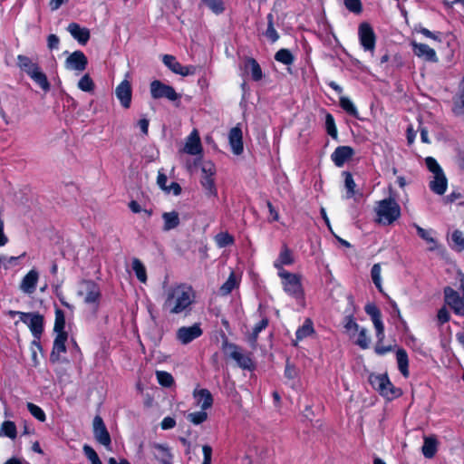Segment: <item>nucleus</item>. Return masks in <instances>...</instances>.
Instances as JSON below:
<instances>
[{
  "label": "nucleus",
  "instance_id": "nucleus-1",
  "mask_svg": "<svg viewBox=\"0 0 464 464\" xmlns=\"http://www.w3.org/2000/svg\"><path fill=\"white\" fill-rule=\"evenodd\" d=\"M195 294L191 286L178 285L169 287L165 292L163 310L170 314H188L194 302Z\"/></svg>",
  "mask_w": 464,
  "mask_h": 464
},
{
  "label": "nucleus",
  "instance_id": "nucleus-2",
  "mask_svg": "<svg viewBox=\"0 0 464 464\" xmlns=\"http://www.w3.org/2000/svg\"><path fill=\"white\" fill-rule=\"evenodd\" d=\"M377 222L382 225H391L401 216V208L393 198H385L378 202L375 208Z\"/></svg>",
  "mask_w": 464,
  "mask_h": 464
},
{
  "label": "nucleus",
  "instance_id": "nucleus-3",
  "mask_svg": "<svg viewBox=\"0 0 464 464\" xmlns=\"http://www.w3.org/2000/svg\"><path fill=\"white\" fill-rule=\"evenodd\" d=\"M460 289L462 296L451 287H446L444 289V298L445 303L457 315L464 316V276L460 279Z\"/></svg>",
  "mask_w": 464,
  "mask_h": 464
},
{
  "label": "nucleus",
  "instance_id": "nucleus-4",
  "mask_svg": "<svg viewBox=\"0 0 464 464\" xmlns=\"http://www.w3.org/2000/svg\"><path fill=\"white\" fill-rule=\"evenodd\" d=\"M11 316L19 315L20 320L26 324L35 338H40L44 330V317L37 313L10 311Z\"/></svg>",
  "mask_w": 464,
  "mask_h": 464
},
{
  "label": "nucleus",
  "instance_id": "nucleus-5",
  "mask_svg": "<svg viewBox=\"0 0 464 464\" xmlns=\"http://www.w3.org/2000/svg\"><path fill=\"white\" fill-rule=\"evenodd\" d=\"M223 351L227 357L236 361L238 367L245 370H251L253 368V362L249 355L244 353L237 345L224 342Z\"/></svg>",
  "mask_w": 464,
  "mask_h": 464
},
{
  "label": "nucleus",
  "instance_id": "nucleus-6",
  "mask_svg": "<svg viewBox=\"0 0 464 464\" xmlns=\"http://www.w3.org/2000/svg\"><path fill=\"white\" fill-rule=\"evenodd\" d=\"M369 382L373 389L388 399H392L397 395L396 391H394L392 382L386 375L371 374Z\"/></svg>",
  "mask_w": 464,
  "mask_h": 464
},
{
  "label": "nucleus",
  "instance_id": "nucleus-7",
  "mask_svg": "<svg viewBox=\"0 0 464 464\" xmlns=\"http://www.w3.org/2000/svg\"><path fill=\"white\" fill-rule=\"evenodd\" d=\"M290 264V253L287 246L285 244L278 257L274 262V266L277 270V275L282 279V284L285 292H288L290 284L289 274L284 269V266Z\"/></svg>",
  "mask_w": 464,
  "mask_h": 464
},
{
  "label": "nucleus",
  "instance_id": "nucleus-8",
  "mask_svg": "<svg viewBox=\"0 0 464 464\" xmlns=\"http://www.w3.org/2000/svg\"><path fill=\"white\" fill-rule=\"evenodd\" d=\"M150 94L153 99L166 98L169 101H176L179 98V95L171 86L164 84L158 80L150 83Z\"/></svg>",
  "mask_w": 464,
  "mask_h": 464
},
{
  "label": "nucleus",
  "instance_id": "nucleus-9",
  "mask_svg": "<svg viewBox=\"0 0 464 464\" xmlns=\"http://www.w3.org/2000/svg\"><path fill=\"white\" fill-rule=\"evenodd\" d=\"M79 295L83 297L85 304H96L99 302L101 292L96 284L92 281H84L81 285Z\"/></svg>",
  "mask_w": 464,
  "mask_h": 464
},
{
  "label": "nucleus",
  "instance_id": "nucleus-10",
  "mask_svg": "<svg viewBox=\"0 0 464 464\" xmlns=\"http://www.w3.org/2000/svg\"><path fill=\"white\" fill-rule=\"evenodd\" d=\"M163 63L174 73L179 74L182 76H188L195 74L197 67L189 65L183 66L181 65L173 55L164 54L162 56Z\"/></svg>",
  "mask_w": 464,
  "mask_h": 464
},
{
  "label": "nucleus",
  "instance_id": "nucleus-11",
  "mask_svg": "<svg viewBox=\"0 0 464 464\" xmlns=\"http://www.w3.org/2000/svg\"><path fill=\"white\" fill-rule=\"evenodd\" d=\"M202 334V330L198 324L191 326H182L177 331V338L182 344H188Z\"/></svg>",
  "mask_w": 464,
  "mask_h": 464
},
{
  "label": "nucleus",
  "instance_id": "nucleus-12",
  "mask_svg": "<svg viewBox=\"0 0 464 464\" xmlns=\"http://www.w3.org/2000/svg\"><path fill=\"white\" fill-rule=\"evenodd\" d=\"M92 427L96 440L108 448L111 445V436L105 427L102 419L100 416L94 417Z\"/></svg>",
  "mask_w": 464,
  "mask_h": 464
},
{
  "label": "nucleus",
  "instance_id": "nucleus-13",
  "mask_svg": "<svg viewBox=\"0 0 464 464\" xmlns=\"http://www.w3.org/2000/svg\"><path fill=\"white\" fill-rule=\"evenodd\" d=\"M87 57L82 51H75L69 55L65 61V67L68 70L82 72L86 69Z\"/></svg>",
  "mask_w": 464,
  "mask_h": 464
},
{
  "label": "nucleus",
  "instance_id": "nucleus-14",
  "mask_svg": "<svg viewBox=\"0 0 464 464\" xmlns=\"http://www.w3.org/2000/svg\"><path fill=\"white\" fill-rule=\"evenodd\" d=\"M359 37L364 50L372 52L375 46V35L368 24H362L359 26Z\"/></svg>",
  "mask_w": 464,
  "mask_h": 464
},
{
  "label": "nucleus",
  "instance_id": "nucleus-15",
  "mask_svg": "<svg viewBox=\"0 0 464 464\" xmlns=\"http://www.w3.org/2000/svg\"><path fill=\"white\" fill-rule=\"evenodd\" d=\"M413 53L427 62L437 63L438 56L434 49L425 44H420L415 41L411 42Z\"/></svg>",
  "mask_w": 464,
  "mask_h": 464
},
{
  "label": "nucleus",
  "instance_id": "nucleus-16",
  "mask_svg": "<svg viewBox=\"0 0 464 464\" xmlns=\"http://www.w3.org/2000/svg\"><path fill=\"white\" fill-rule=\"evenodd\" d=\"M365 312L372 317L374 328L376 330V336L380 342L384 338V326L381 320V313L376 305L368 304L365 306Z\"/></svg>",
  "mask_w": 464,
  "mask_h": 464
},
{
  "label": "nucleus",
  "instance_id": "nucleus-17",
  "mask_svg": "<svg viewBox=\"0 0 464 464\" xmlns=\"http://www.w3.org/2000/svg\"><path fill=\"white\" fill-rule=\"evenodd\" d=\"M131 85L129 81H122L115 89V95L120 101L121 106L125 109L130 108L131 102Z\"/></svg>",
  "mask_w": 464,
  "mask_h": 464
},
{
  "label": "nucleus",
  "instance_id": "nucleus-18",
  "mask_svg": "<svg viewBox=\"0 0 464 464\" xmlns=\"http://www.w3.org/2000/svg\"><path fill=\"white\" fill-rule=\"evenodd\" d=\"M39 280V273L35 269H31L22 279L19 289L26 294L32 295L36 289Z\"/></svg>",
  "mask_w": 464,
  "mask_h": 464
},
{
  "label": "nucleus",
  "instance_id": "nucleus-19",
  "mask_svg": "<svg viewBox=\"0 0 464 464\" xmlns=\"http://www.w3.org/2000/svg\"><path fill=\"white\" fill-rule=\"evenodd\" d=\"M292 298L296 301V310H299L305 305L304 292L302 285V278L300 276L292 275Z\"/></svg>",
  "mask_w": 464,
  "mask_h": 464
},
{
  "label": "nucleus",
  "instance_id": "nucleus-20",
  "mask_svg": "<svg viewBox=\"0 0 464 464\" xmlns=\"http://www.w3.org/2000/svg\"><path fill=\"white\" fill-rule=\"evenodd\" d=\"M354 154V150L350 146H339L331 155V159L334 165L341 168Z\"/></svg>",
  "mask_w": 464,
  "mask_h": 464
},
{
  "label": "nucleus",
  "instance_id": "nucleus-21",
  "mask_svg": "<svg viewBox=\"0 0 464 464\" xmlns=\"http://www.w3.org/2000/svg\"><path fill=\"white\" fill-rule=\"evenodd\" d=\"M242 130L238 126L232 128L228 134V140L235 155H240L244 150L243 140H242Z\"/></svg>",
  "mask_w": 464,
  "mask_h": 464
},
{
  "label": "nucleus",
  "instance_id": "nucleus-22",
  "mask_svg": "<svg viewBox=\"0 0 464 464\" xmlns=\"http://www.w3.org/2000/svg\"><path fill=\"white\" fill-rule=\"evenodd\" d=\"M68 338L67 333L57 334L53 342V351L50 355V359L53 362L60 360L61 353L66 352L65 342Z\"/></svg>",
  "mask_w": 464,
  "mask_h": 464
},
{
  "label": "nucleus",
  "instance_id": "nucleus-23",
  "mask_svg": "<svg viewBox=\"0 0 464 464\" xmlns=\"http://www.w3.org/2000/svg\"><path fill=\"white\" fill-rule=\"evenodd\" d=\"M67 31L81 44H85L90 39V31L87 28L81 27L76 23L69 24Z\"/></svg>",
  "mask_w": 464,
  "mask_h": 464
},
{
  "label": "nucleus",
  "instance_id": "nucleus-24",
  "mask_svg": "<svg viewBox=\"0 0 464 464\" xmlns=\"http://www.w3.org/2000/svg\"><path fill=\"white\" fill-rule=\"evenodd\" d=\"M202 150L201 142L197 130H193L188 137L184 151L190 155L200 154Z\"/></svg>",
  "mask_w": 464,
  "mask_h": 464
},
{
  "label": "nucleus",
  "instance_id": "nucleus-25",
  "mask_svg": "<svg viewBox=\"0 0 464 464\" xmlns=\"http://www.w3.org/2000/svg\"><path fill=\"white\" fill-rule=\"evenodd\" d=\"M452 111L455 116L464 120V79L459 83V92L453 98Z\"/></svg>",
  "mask_w": 464,
  "mask_h": 464
},
{
  "label": "nucleus",
  "instance_id": "nucleus-26",
  "mask_svg": "<svg viewBox=\"0 0 464 464\" xmlns=\"http://www.w3.org/2000/svg\"><path fill=\"white\" fill-rule=\"evenodd\" d=\"M448 188V180L444 172L433 175V179L430 182V188L438 195H443Z\"/></svg>",
  "mask_w": 464,
  "mask_h": 464
},
{
  "label": "nucleus",
  "instance_id": "nucleus-27",
  "mask_svg": "<svg viewBox=\"0 0 464 464\" xmlns=\"http://www.w3.org/2000/svg\"><path fill=\"white\" fill-rule=\"evenodd\" d=\"M314 329L313 322L310 318H305L303 324L299 326L295 331V342L296 345L299 342L314 334Z\"/></svg>",
  "mask_w": 464,
  "mask_h": 464
},
{
  "label": "nucleus",
  "instance_id": "nucleus-28",
  "mask_svg": "<svg viewBox=\"0 0 464 464\" xmlns=\"http://www.w3.org/2000/svg\"><path fill=\"white\" fill-rule=\"evenodd\" d=\"M194 397L197 400V404L201 408L202 411H206L207 409L210 408L213 403L212 395L207 389L195 391Z\"/></svg>",
  "mask_w": 464,
  "mask_h": 464
},
{
  "label": "nucleus",
  "instance_id": "nucleus-29",
  "mask_svg": "<svg viewBox=\"0 0 464 464\" xmlns=\"http://www.w3.org/2000/svg\"><path fill=\"white\" fill-rule=\"evenodd\" d=\"M17 65L28 76H30L39 68L38 64L34 63L31 58L22 54L17 56Z\"/></svg>",
  "mask_w": 464,
  "mask_h": 464
},
{
  "label": "nucleus",
  "instance_id": "nucleus-30",
  "mask_svg": "<svg viewBox=\"0 0 464 464\" xmlns=\"http://www.w3.org/2000/svg\"><path fill=\"white\" fill-rule=\"evenodd\" d=\"M152 448L154 450L153 454L157 459H159L162 464L169 462L172 455L168 446L164 444L154 443Z\"/></svg>",
  "mask_w": 464,
  "mask_h": 464
},
{
  "label": "nucleus",
  "instance_id": "nucleus-31",
  "mask_svg": "<svg viewBox=\"0 0 464 464\" xmlns=\"http://www.w3.org/2000/svg\"><path fill=\"white\" fill-rule=\"evenodd\" d=\"M162 218L164 220V231L171 230L179 225V214L176 211L164 212L162 214Z\"/></svg>",
  "mask_w": 464,
  "mask_h": 464
},
{
  "label": "nucleus",
  "instance_id": "nucleus-32",
  "mask_svg": "<svg viewBox=\"0 0 464 464\" xmlns=\"http://www.w3.org/2000/svg\"><path fill=\"white\" fill-rule=\"evenodd\" d=\"M412 226L416 228L419 237L431 245L430 250H434L438 247V243L432 237L433 231L431 229H424L415 223Z\"/></svg>",
  "mask_w": 464,
  "mask_h": 464
},
{
  "label": "nucleus",
  "instance_id": "nucleus-33",
  "mask_svg": "<svg viewBox=\"0 0 464 464\" xmlns=\"http://www.w3.org/2000/svg\"><path fill=\"white\" fill-rule=\"evenodd\" d=\"M396 360L398 363L399 371L401 372V374L404 377L409 376V360H408V354L405 350L399 349L396 353Z\"/></svg>",
  "mask_w": 464,
  "mask_h": 464
},
{
  "label": "nucleus",
  "instance_id": "nucleus-34",
  "mask_svg": "<svg viewBox=\"0 0 464 464\" xmlns=\"http://www.w3.org/2000/svg\"><path fill=\"white\" fill-rule=\"evenodd\" d=\"M437 440L432 437H425L424 443L421 449L422 454L428 458H432L437 452Z\"/></svg>",
  "mask_w": 464,
  "mask_h": 464
},
{
  "label": "nucleus",
  "instance_id": "nucleus-35",
  "mask_svg": "<svg viewBox=\"0 0 464 464\" xmlns=\"http://www.w3.org/2000/svg\"><path fill=\"white\" fill-rule=\"evenodd\" d=\"M35 83H37L44 91H49L50 83L46 75L41 71L40 67L29 76Z\"/></svg>",
  "mask_w": 464,
  "mask_h": 464
},
{
  "label": "nucleus",
  "instance_id": "nucleus-36",
  "mask_svg": "<svg viewBox=\"0 0 464 464\" xmlns=\"http://www.w3.org/2000/svg\"><path fill=\"white\" fill-rule=\"evenodd\" d=\"M132 269L134 270L137 278L141 283H146V281H147L146 268H145L144 265L140 262V259L134 258L132 260Z\"/></svg>",
  "mask_w": 464,
  "mask_h": 464
},
{
  "label": "nucleus",
  "instance_id": "nucleus-37",
  "mask_svg": "<svg viewBox=\"0 0 464 464\" xmlns=\"http://www.w3.org/2000/svg\"><path fill=\"white\" fill-rule=\"evenodd\" d=\"M268 324V320L266 318L262 319L258 324H256L253 329L252 334L248 337V342L250 343L251 346H255L258 334L263 331Z\"/></svg>",
  "mask_w": 464,
  "mask_h": 464
},
{
  "label": "nucleus",
  "instance_id": "nucleus-38",
  "mask_svg": "<svg viewBox=\"0 0 464 464\" xmlns=\"http://www.w3.org/2000/svg\"><path fill=\"white\" fill-rule=\"evenodd\" d=\"M237 285V281L234 273H231L227 280L221 285L219 291L221 295H227Z\"/></svg>",
  "mask_w": 464,
  "mask_h": 464
},
{
  "label": "nucleus",
  "instance_id": "nucleus-39",
  "mask_svg": "<svg viewBox=\"0 0 464 464\" xmlns=\"http://www.w3.org/2000/svg\"><path fill=\"white\" fill-rule=\"evenodd\" d=\"M64 327H65L64 313L60 309H56L53 330L56 334L66 333L64 331Z\"/></svg>",
  "mask_w": 464,
  "mask_h": 464
},
{
  "label": "nucleus",
  "instance_id": "nucleus-40",
  "mask_svg": "<svg viewBox=\"0 0 464 464\" xmlns=\"http://www.w3.org/2000/svg\"><path fill=\"white\" fill-rule=\"evenodd\" d=\"M340 105L348 114L353 117H358L357 108L348 97H341Z\"/></svg>",
  "mask_w": 464,
  "mask_h": 464
},
{
  "label": "nucleus",
  "instance_id": "nucleus-41",
  "mask_svg": "<svg viewBox=\"0 0 464 464\" xmlns=\"http://www.w3.org/2000/svg\"><path fill=\"white\" fill-rule=\"evenodd\" d=\"M343 175L345 177V179H344V187H345V188L347 190L345 197L347 198H350L353 196H354V194H355L354 188H355L356 185H355V182H354L353 178L351 173L343 172Z\"/></svg>",
  "mask_w": 464,
  "mask_h": 464
},
{
  "label": "nucleus",
  "instance_id": "nucleus-42",
  "mask_svg": "<svg viewBox=\"0 0 464 464\" xmlns=\"http://www.w3.org/2000/svg\"><path fill=\"white\" fill-rule=\"evenodd\" d=\"M156 376L159 383L164 387H170L174 382L172 375L168 372L157 371Z\"/></svg>",
  "mask_w": 464,
  "mask_h": 464
},
{
  "label": "nucleus",
  "instance_id": "nucleus-43",
  "mask_svg": "<svg viewBox=\"0 0 464 464\" xmlns=\"http://www.w3.org/2000/svg\"><path fill=\"white\" fill-rule=\"evenodd\" d=\"M246 67L250 70L252 78L258 81L262 78V70L255 59H249L246 63Z\"/></svg>",
  "mask_w": 464,
  "mask_h": 464
},
{
  "label": "nucleus",
  "instance_id": "nucleus-44",
  "mask_svg": "<svg viewBox=\"0 0 464 464\" xmlns=\"http://www.w3.org/2000/svg\"><path fill=\"white\" fill-rule=\"evenodd\" d=\"M381 273H382L381 266L379 264L373 265L372 267V270H371L372 279V282L375 285V286L379 289V291L382 292V288Z\"/></svg>",
  "mask_w": 464,
  "mask_h": 464
},
{
  "label": "nucleus",
  "instance_id": "nucleus-45",
  "mask_svg": "<svg viewBox=\"0 0 464 464\" xmlns=\"http://www.w3.org/2000/svg\"><path fill=\"white\" fill-rule=\"evenodd\" d=\"M78 88L83 92H91L94 89V82L89 74H84L78 82Z\"/></svg>",
  "mask_w": 464,
  "mask_h": 464
},
{
  "label": "nucleus",
  "instance_id": "nucleus-46",
  "mask_svg": "<svg viewBox=\"0 0 464 464\" xmlns=\"http://www.w3.org/2000/svg\"><path fill=\"white\" fill-rule=\"evenodd\" d=\"M325 128L327 133L334 139H337L338 132L335 126V121L332 114L327 113L325 116Z\"/></svg>",
  "mask_w": 464,
  "mask_h": 464
},
{
  "label": "nucleus",
  "instance_id": "nucleus-47",
  "mask_svg": "<svg viewBox=\"0 0 464 464\" xmlns=\"http://www.w3.org/2000/svg\"><path fill=\"white\" fill-rule=\"evenodd\" d=\"M358 333V338L356 340V344H358L361 348L366 349L370 344V338L368 336V332L365 328H360Z\"/></svg>",
  "mask_w": 464,
  "mask_h": 464
},
{
  "label": "nucleus",
  "instance_id": "nucleus-48",
  "mask_svg": "<svg viewBox=\"0 0 464 464\" xmlns=\"http://www.w3.org/2000/svg\"><path fill=\"white\" fill-rule=\"evenodd\" d=\"M212 177L213 176H202L201 178V185L208 191V194L209 196L216 195L217 193L214 179H212Z\"/></svg>",
  "mask_w": 464,
  "mask_h": 464
},
{
  "label": "nucleus",
  "instance_id": "nucleus-49",
  "mask_svg": "<svg viewBox=\"0 0 464 464\" xmlns=\"http://www.w3.org/2000/svg\"><path fill=\"white\" fill-rule=\"evenodd\" d=\"M275 60L277 63H280L285 66H289L290 65V51L288 49L279 50L275 55ZM286 69L288 71L289 67H287Z\"/></svg>",
  "mask_w": 464,
  "mask_h": 464
},
{
  "label": "nucleus",
  "instance_id": "nucleus-50",
  "mask_svg": "<svg viewBox=\"0 0 464 464\" xmlns=\"http://www.w3.org/2000/svg\"><path fill=\"white\" fill-rule=\"evenodd\" d=\"M215 241L219 247H225L233 243V237L228 233H219L215 237Z\"/></svg>",
  "mask_w": 464,
  "mask_h": 464
},
{
  "label": "nucleus",
  "instance_id": "nucleus-51",
  "mask_svg": "<svg viewBox=\"0 0 464 464\" xmlns=\"http://www.w3.org/2000/svg\"><path fill=\"white\" fill-rule=\"evenodd\" d=\"M27 409H28L29 412L38 420H40V421L45 420V419H46L45 413L39 406H37L32 402H28Z\"/></svg>",
  "mask_w": 464,
  "mask_h": 464
},
{
  "label": "nucleus",
  "instance_id": "nucleus-52",
  "mask_svg": "<svg viewBox=\"0 0 464 464\" xmlns=\"http://www.w3.org/2000/svg\"><path fill=\"white\" fill-rule=\"evenodd\" d=\"M451 239L454 243V246L458 251L464 250V235L460 230H455L452 233Z\"/></svg>",
  "mask_w": 464,
  "mask_h": 464
},
{
  "label": "nucleus",
  "instance_id": "nucleus-53",
  "mask_svg": "<svg viewBox=\"0 0 464 464\" xmlns=\"http://www.w3.org/2000/svg\"><path fill=\"white\" fill-rule=\"evenodd\" d=\"M268 25L267 29L265 32V35L266 38H268L272 43H275L278 38L279 35L276 29L274 28L273 23H272V14H268Z\"/></svg>",
  "mask_w": 464,
  "mask_h": 464
},
{
  "label": "nucleus",
  "instance_id": "nucleus-54",
  "mask_svg": "<svg viewBox=\"0 0 464 464\" xmlns=\"http://www.w3.org/2000/svg\"><path fill=\"white\" fill-rule=\"evenodd\" d=\"M187 418L193 424L198 425L204 422L207 420L208 414L204 411H201L198 412H191L188 414Z\"/></svg>",
  "mask_w": 464,
  "mask_h": 464
},
{
  "label": "nucleus",
  "instance_id": "nucleus-55",
  "mask_svg": "<svg viewBox=\"0 0 464 464\" xmlns=\"http://www.w3.org/2000/svg\"><path fill=\"white\" fill-rule=\"evenodd\" d=\"M83 452L92 464H102L96 451L91 446L84 445Z\"/></svg>",
  "mask_w": 464,
  "mask_h": 464
},
{
  "label": "nucleus",
  "instance_id": "nucleus-56",
  "mask_svg": "<svg viewBox=\"0 0 464 464\" xmlns=\"http://www.w3.org/2000/svg\"><path fill=\"white\" fill-rule=\"evenodd\" d=\"M425 163H426V166L428 168V169L433 174H438V173H440L442 172V169L440 168V166L439 165V163L437 162V160L432 158V157H427L425 159Z\"/></svg>",
  "mask_w": 464,
  "mask_h": 464
},
{
  "label": "nucleus",
  "instance_id": "nucleus-57",
  "mask_svg": "<svg viewBox=\"0 0 464 464\" xmlns=\"http://www.w3.org/2000/svg\"><path fill=\"white\" fill-rule=\"evenodd\" d=\"M344 328L350 335L354 336V334L359 331L360 326L351 316H347L345 317Z\"/></svg>",
  "mask_w": 464,
  "mask_h": 464
},
{
  "label": "nucleus",
  "instance_id": "nucleus-58",
  "mask_svg": "<svg viewBox=\"0 0 464 464\" xmlns=\"http://www.w3.org/2000/svg\"><path fill=\"white\" fill-rule=\"evenodd\" d=\"M204 2L216 14H219L224 10L222 0H204Z\"/></svg>",
  "mask_w": 464,
  "mask_h": 464
},
{
  "label": "nucleus",
  "instance_id": "nucleus-59",
  "mask_svg": "<svg viewBox=\"0 0 464 464\" xmlns=\"http://www.w3.org/2000/svg\"><path fill=\"white\" fill-rule=\"evenodd\" d=\"M345 7L353 13H360L362 10L361 0H344Z\"/></svg>",
  "mask_w": 464,
  "mask_h": 464
},
{
  "label": "nucleus",
  "instance_id": "nucleus-60",
  "mask_svg": "<svg viewBox=\"0 0 464 464\" xmlns=\"http://www.w3.org/2000/svg\"><path fill=\"white\" fill-rule=\"evenodd\" d=\"M202 176H214L216 173L215 165L211 161H204L201 165Z\"/></svg>",
  "mask_w": 464,
  "mask_h": 464
},
{
  "label": "nucleus",
  "instance_id": "nucleus-61",
  "mask_svg": "<svg viewBox=\"0 0 464 464\" xmlns=\"http://www.w3.org/2000/svg\"><path fill=\"white\" fill-rule=\"evenodd\" d=\"M419 32L422 34L425 37L430 38L434 41L440 42V33H433L430 31L427 28L421 27L420 28Z\"/></svg>",
  "mask_w": 464,
  "mask_h": 464
},
{
  "label": "nucleus",
  "instance_id": "nucleus-62",
  "mask_svg": "<svg viewBox=\"0 0 464 464\" xmlns=\"http://www.w3.org/2000/svg\"><path fill=\"white\" fill-rule=\"evenodd\" d=\"M129 208H130V210L133 212V213H140L141 211H143L148 217H150L151 216V210H147V209H142L140 205L135 201V200H132L130 202L129 204Z\"/></svg>",
  "mask_w": 464,
  "mask_h": 464
},
{
  "label": "nucleus",
  "instance_id": "nucleus-63",
  "mask_svg": "<svg viewBox=\"0 0 464 464\" xmlns=\"http://www.w3.org/2000/svg\"><path fill=\"white\" fill-rule=\"evenodd\" d=\"M204 459L201 464H211L212 448L208 445L202 447Z\"/></svg>",
  "mask_w": 464,
  "mask_h": 464
},
{
  "label": "nucleus",
  "instance_id": "nucleus-64",
  "mask_svg": "<svg viewBox=\"0 0 464 464\" xmlns=\"http://www.w3.org/2000/svg\"><path fill=\"white\" fill-rule=\"evenodd\" d=\"M60 40L56 34H50L47 38V45L51 50L57 49Z\"/></svg>",
  "mask_w": 464,
  "mask_h": 464
}]
</instances>
